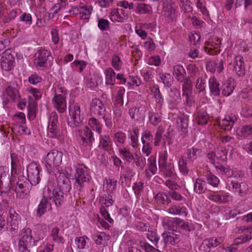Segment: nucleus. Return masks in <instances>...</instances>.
Wrapping results in <instances>:
<instances>
[{"mask_svg":"<svg viewBox=\"0 0 252 252\" xmlns=\"http://www.w3.org/2000/svg\"><path fill=\"white\" fill-rule=\"evenodd\" d=\"M202 150L192 147L188 149L186 153V156H182L179 159L178 164L180 172L184 175H187L189 171V166L192 165L193 161L198 157L201 156Z\"/></svg>","mask_w":252,"mask_h":252,"instance_id":"obj_1","label":"nucleus"},{"mask_svg":"<svg viewBox=\"0 0 252 252\" xmlns=\"http://www.w3.org/2000/svg\"><path fill=\"white\" fill-rule=\"evenodd\" d=\"M21 239L18 242L19 252H30L31 249L36 246L39 239L33 237L32 231L29 228L23 229L21 232Z\"/></svg>","mask_w":252,"mask_h":252,"instance_id":"obj_2","label":"nucleus"},{"mask_svg":"<svg viewBox=\"0 0 252 252\" xmlns=\"http://www.w3.org/2000/svg\"><path fill=\"white\" fill-rule=\"evenodd\" d=\"M91 178L88 168L84 164H78L74 176L75 187L79 188L80 190L84 187L85 183L89 182Z\"/></svg>","mask_w":252,"mask_h":252,"instance_id":"obj_3","label":"nucleus"},{"mask_svg":"<svg viewBox=\"0 0 252 252\" xmlns=\"http://www.w3.org/2000/svg\"><path fill=\"white\" fill-rule=\"evenodd\" d=\"M63 154L57 150L50 151L44 159V164L47 171L52 172L54 167L59 166L62 162Z\"/></svg>","mask_w":252,"mask_h":252,"instance_id":"obj_4","label":"nucleus"},{"mask_svg":"<svg viewBox=\"0 0 252 252\" xmlns=\"http://www.w3.org/2000/svg\"><path fill=\"white\" fill-rule=\"evenodd\" d=\"M32 184L24 176H20L15 189L16 197L20 199L27 198L29 196Z\"/></svg>","mask_w":252,"mask_h":252,"instance_id":"obj_5","label":"nucleus"},{"mask_svg":"<svg viewBox=\"0 0 252 252\" xmlns=\"http://www.w3.org/2000/svg\"><path fill=\"white\" fill-rule=\"evenodd\" d=\"M175 224L177 227L185 234H188L190 232L195 230L194 225L183 220L176 218L168 220L164 223V227L167 229H172V226Z\"/></svg>","mask_w":252,"mask_h":252,"instance_id":"obj_6","label":"nucleus"},{"mask_svg":"<svg viewBox=\"0 0 252 252\" xmlns=\"http://www.w3.org/2000/svg\"><path fill=\"white\" fill-rule=\"evenodd\" d=\"M53 188V183L51 181H49L48 182L47 185L44 188L43 197L37 207L36 215L38 217H40L45 213L48 205H49V209L52 210V204L50 202H48V194H50Z\"/></svg>","mask_w":252,"mask_h":252,"instance_id":"obj_7","label":"nucleus"},{"mask_svg":"<svg viewBox=\"0 0 252 252\" xmlns=\"http://www.w3.org/2000/svg\"><path fill=\"white\" fill-rule=\"evenodd\" d=\"M70 117L68 118V125L71 127L79 126L82 122L80 116V107L78 104L69 106Z\"/></svg>","mask_w":252,"mask_h":252,"instance_id":"obj_8","label":"nucleus"},{"mask_svg":"<svg viewBox=\"0 0 252 252\" xmlns=\"http://www.w3.org/2000/svg\"><path fill=\"white\" fill-rule=\"evenodd\" d=\"M78 141L80 145L91 148L94 141V133L92 130L87 126L82 130L79 131Z\"/></svg>","mask_w":252,"mask_h":252,"instance_id":"obj_9","label":"nucleus"},{"mask_svg":"<svg viewBox=\"0 0 252 252\" xmlns=\"http://www.w3.org/2000/svg\"><path fill=\"white\" fill-rule=\"evenodd\" d=\"M8 172V167L4 166H0V193L1 194L8 193L10 190Z\"/></svg>","mask_w":252,"mask_h":252,"instance_id":"obj_10","label":"nucleus"},{"mask_svg":"<svg viewBox=\"0 0 252 252\" xmlns=\"http://www.w3.org/2000/svg\"><path fill=\"white\" fill-rule=\"evenodd\" d=\"M27 179L32 185L36 186L40 181V167L35 162H32L27 167Z\"/></svg>","mask_w":252,"mask_h":252,"instance_id":"obj_11","label":"nucleus"},{"mask_svg":"<svg viewBox=\"0 0 252 252\" xmlns=\"http://www.w3.org/2000/svg\"><path fill=\"white\" fill-rule=\"evenodd\" d=\"M34 63L38 67H46L48 61L52 59L50 51L44 49L38 50L34 55Z\"/></svg>","mask_w":252,"mask_h":252,"instance_id":"obj_12","label":"nucleus"},{"mask_svg":"<svg viewBox=\"0 0 252 252\" xmlns=\"http://www.w3.org/2000/svg\"><path fill=\"white\" fill-rule=\"evenodd\" d=\"M68 192L55 188L52 190L51 195L48 194L49 200L54 203L56 207H60L64 203Z\"/></svg>","mask_w":252,"mask_h":252,"instance_id":"obj_13","label":"nucleus"},{"mask_svg":"<svg viewBox=\"0 0 252 252\" xmlns=\"http://www.w3.org/2000/svg\"><path fill=\"white\" fill-rule=\"evenodd\" d=\"M19 215L14 209L9 210V216L7 219L6 229L10 231L12 234H15L18 229V218Z\"/></svg>","mask_w":252,"mask_h":252,"instance_id":"obj_14","label":"nucleus"},{"mask_svg":"<svg viewBox=\"0 0 252 252\" xmlns=\"http://www.w3.org/2000/svg\"><path fill=\"white\" fill-rule=\"evenodd\" d=\"M54 106L60 113L64 112L66 108L65 100V92L63 90L60 91V93L56 92L55 96L53 98Z\"/></svg>","mask_w":252,"mask_h":252,"instance_id":"obj_15","label":"nucleus"},{"mask_svg":"<svg viewBox=\"0 0 252 252\" xmlns=\"http://www.w3.org/2000/svg\"><path fill=\"white\" fill-rule=\"evenodd\" d=\"M167 154L165 152L161 155L158 159L159 168L161 172H163L166 177H171L174 175L173 166L171 164H166Z\"/></svg>","mask_w":252,"mask_h":252,"instance_id":"obj_16","label":"nucleus"},{"mask_svg":"<svg viewBox=\"0 0 252 252\" xmlns=\"http://www.w3.org/2000/svg\"><path fill=\"white\" fill-rule=\"evenodd\" d=\"M15 59L11 53L10 50H6L1 59L0 65L1 69L4 71L11 70L14 66Z\"/></svg>","mask_w":252,"mask_h":252,"instance_id":"obj_17","label":"nucleus"},{"mask_svg":"<svg viewBox=\"0 0 252 252\" xmlns=\"http://www.w3.org/2000/svg\"><path fill=\"white\" fill-rule=\"evenodd\" d=\"M56 178L58 185L55 188L65 192H69L71 188L70 182L66 175L64 173L58 172L56 174Z\"/></svg>","mask_w":252,"mask_h":252,"instance_id":"obj_18","label":"nucleus"},{"mask_svg":"<svg viewBox=\"0 0 252 252\" xmlns=\"http://www.w3.org/2000/svg\"><path fill=\"white\" fill-rule=\"evenodd\" d=\"M222 241L223 240L221 238L211 237L205 239L203 241L199 249L203 252H210L212 248L217 247Z\"/></svg>","mask_w":252,"mask_h":252,"instance_id":"obj_19","label":"nucleus"},{"mask_svg":"<svg viewBox=\"0 0 252 252\" xmlns=\"http://www.w3.org/2000/svg\"><path fill=\"white\" fill-rule=\"evenodd\" d=\"M90 111L94 115L103 116L105 112V108L99 99L94 98L91 102Z\"/></svg>","mask_w":252,"mask_h":252,"instance_id":"obj_20","label":"nucleus"},{"mask_svg":"<svg viewBox=\"0 0 252 252\" xmlns=\"http://www.w3.org/2000/svg\"><path fill=\"white\" fill-rule=\"evenodd\" d=\"M128 12L121 8L114 9L111 12V18L112 21L124 22L128 17Z\"/></svg>","mask_w":252,"mask_h":252,"instance_id":"obj_21","label":"nucleus"},{"mask_svg":"<svg viewBox=\"0 0 252 252\" xmlns=\"http://www.w3.org/2000/svg\"><path fill=\"white\" fill-rule=\"evenodd\" d=\"M176 5L175 2L170 0V3L163 6V12L165 16L173 20L176 17Z\"/></svg>","mask_w":252,"mask_h":252,"instance_id":"obj_22","label":"nucleus"},{"mask_svg":"<svg viewBox=\"0 0 252 252\" xmlns=\"http://www.w3.org/2000/svg\"><path fill=\"white\" fill-rule=\"evenodd\" d=\"M172 230L171 231H165L162 234V237L164 239L166 244H170L172 245H175L178 243L180 241V235L176 234L172 227Z\"/></svg>","mask_w":252,"mask_h":252,"instance_id":"obj_23","label":"nucleus"},{"mask_svg":"<svg viewBox=\"0 0 252 252\" xmlns=\"http://www.w3.org/2000/svg\"><path fill=\"white\" fill-rule=\"evenodd\" d=\"M234 69L239 76H243L245 74V66L243 57L241 56L236 57L234 63Z\"/></svg>","mask_w":252,"mask_h":252,"instance_id":"obj_24","label":"nucleus"},{"mask_svg":"<svg viewBox=\"0 0 252 252\" xmlns=\"http://www.w3.org/2000/svg\"><path fill=\"white\" fill-rule=\"evenodd\" d=\"M169 214L173 215L187 216L186 208L182 205H172L167 210Z\"/></svg>","mask_w":252,"mask_h":252,"instance_id":"obj_25","label":"nucleus"},{"mask_svg":"<svg viewBox=\"0 0 252 252\" xmlns=\"http://www.w3.org/2000/svg\"><path fill=\"white\" fill-rule=\"evenodd\" d=\"M173 74L178 82H183L186 78V72L182 65L177 64L173 66Z\"/></svg>","mask_w":252,"mask_h":252,"instance_id":"obj_26","label":"nucleus"},{"mask_svg":"<svg viewBox=\"0 0 252 252\" xmlns=\"http://www.w3.org/2000/svg\"><path fill=\"white\" fill-rule=\"evenodd\" d=\"M169 95L170 98L169 104L172 107L178 104L181 100L180 92L175 88L170 89Z\"/></svg>","mask_w":252,"mask_h":252,"instance_id":"obj_27","label":"nucleus"},{"mask_svg":"<svg viewBox=\"0 0 252 252\" xmlns=\"http://www.w3.org/2000/svg\"><path fill=\"white\" fill-rule=\"evenodd\" d=\"M139 129L135 127L128 131V137L130 139L129 144L134 148H136L138 145Z\"/></svg>","mask_w":252,"mask_h":252,"instance_id":"obj_28","label":"nucleus"},{"mask_svg":"<svg viewBox=\"0 0 252 252\" xmlns=\"http://www.w3.org/2000/svg\"><path fill=\"white\" fill-rule=\"evenodd\" d=\"M60 229L58 227H55L53 228L51 231L50 236L52 238V240L54 242L58 244H63L64 242V240L61 234L60 233Z\"/></svg>","mask_w":252,"mask_h":252,"instance_id":"obj_29","label":"nucleus"},{"mask_svg":"<svg viewBox=\"0 0 252 252\" xmlns=\"http://www.w3.org/2000/svg\"><path fill=\"white\" fill-rule=\"evenodd\" d=\"M209 85L210 92L212 94L215 96L220 95V85L217 80L214 77L210 78L209 80Z\"/></svg>","mask_w":252,"mask_h":252,"instance_id":"obj_30","label":"nucleus"},{"mask_svg":"<svg viewBox=\"0 0 252 252\" xmlns=\"http://www.w3.org/2000/svg\"><path fill=\"white\" fill-rule=\"evenodd\" d=\"M92 238L97 245H101L103 241L109 240L110 236L104 232H97L92 235Z\"/></svg>","mask_w":252,"mask_h":252,"instance_id":"obj_31","label":"nucleus"},{"mask_svg":"<svg viewBox=\"0 0 252 252\" xmlns=\"http://www.w3.org/2000/svg\"><path fill=\"white\" fill-rule=\"evenodd\" d=\"M208 198L214 202L220 203L228 202L229 200V196L228 195H220L218 194H211L208 196Z\"/></svg>","mask_w":252,"mask_h":252,"instance_id":"obj_32","label":"nucleus"},{"mask_svg":"<svg viewBox=\"0 0 252 252\" xmlns=\"http://www.w3.org/2000/svg\"><path fill=\"white\" fill-rule=\"evenodd\" d=\"M99 143L104 150L109 151L111 149L112 141L108 135H100Z\"/></svg>","mask_w":252,"mask_h":252,"instance_id":"obj_33","label":"nucleus"},{"mask_svg":"<svg viewBox=\"0 0 252 252\" xmlns=\"http://www.w3.org/2000/svg\"><path fill=\"white\" fill-rule=\"evenodd\" d=\"M235 120L236 119L234 120L230 117H226L220 122V125L224 130H230L234 125Z\"/></svg>","mask_w":252,"mask_h":252,"instance_id":"obj_34","label":"nucleus"},{"mask_svg":"<svg viewBox=\"0 0 252 252\" xmlns=\"http://www.w3.org/2000/svg\"><path fill=\"white\" fill-rule=\"evenodd\" d=\"M48 136L51 138L61 139V133L57 125H48Z\"/></svg>","mask_w":252,"mask_h":252,"instance_id":"obj_35","label":"nucleus"},{"mask_svg":"<svg viewBox=\"0 0 252 252\" xmlns=\"http://www.w3.org/2000/svg\"><path fill=\"white\" fill-rule=\"evenodd\" d=\"M206 182L200 178L196 179L194 184V191L198 194L204 193L206 189Z\"/></svg>","mask_w":252,"mask_h":252,"instance_id":"obj_36","label":"nucleus"},{"mask_svg":"<svg viewBox=\"0 0 252 252\" xmlns=\"http://www.w3.org/2000/svg\"><path fill=\"white\" fill-rule=\"evenodd\" d=\"M151 92L154 94V96L157 103L161 105L163 102L164 99L159 91L158 86V85L153 86L151 87Z\"/></svg>","mask_w":252,"mask_h":252,"instance_id":"obj_37","label":"nucleus"},{"mask_svg":"<svg viewBox=\"0 0 252 252\" xmlns=\"http://www.w3.org/2000/svg\"><path fill=\"white\" fill-rule=\"evenodd\" d=\"M106 76V84L114 85L116 78V74L111 68H108L105 72Z\"/></svg>","mask_w":252,"mask_h":252,"instance_id":"obj_38","label":"nucleus"},{"mask_svg":"<svg viewBox=\"0 0 252 252\" xmlns=\"http://www.w3.org/2000/svg\"><path fill=\"white\" fill-rule=\"evenodd\" d=\"M157 202L163 205H168L171 202V199L167 195L163 192L158 193L155 197Z\"/></svg>","mask_w":252,"mask_h":252,"instance_id":"obj_39","label":"nucleus"},{"mask_svg":"<svg viewBox=\"0 0 252 252\" xmlns=\"http://www.w3.org/2000/svg\"><path fill=\"white\" fill-rule=\"evenodd\" d=\"M160 81L164 84L165 86L169 87L173 82V78L171 77L170 73H160L159 74Z\"/></svg>","mask_w":252,"mask_h":252,"instance_id":"obj_40","label":"nucleus"},{"mask_svg":"<svg viewBox=\"0 0 252 252\" xmlns=\"http://www.w3.org/2000/svg\"><path fill=\"white\" fill-rule=\"evenodd\" d=\"M135 11L136 13L140 14L149 13L152 11V7L149 4L140 3L136 7Z\"/></svg>","mask_w":252,"mask_h":252,"instance_id":"obj_41","label":"nucleus"},{"mask_svg":"<svg viewBox=\"0 0 252 252\" xmlns=\"http://www.w3.org/2000/svg\"><path fill=\"white\" fill-rule=\"evenodd\" d=\"M93 8L91 6H82L81 7L80 18L82 19L88 20L91 16Z\"/></svg>","mask_w":252,"mask_h":252,"instance_id":"obj_42","label":"nucleus"},{"mask_svg":"<svg viewBox=\"0 0 252 252\" xmlns=\"http://www.w3.org/2000/svg\"><path fill=\"white\" fill-rule=\"evenodd\" d=\"M120 154L123 156L124 159L128 162L133 161L134 158L133 154L128 149L126 148H122L119 150Z\"/></svg>","mask_w":252,"mask_h":252,"instance_id":"obj_43","label":"nucleus"},{"mask_svg":"<svg viewBox=\"0 0 252 252\" xmlns=\"http://www.w3.org/2000/svg\"><path fill=\"white\" fill-rule=\"evenodd\" d=\"M234 89V87L233 85L231 84V82L227 81L224 83L222 85V94L224 95L228 96L233 93Z\"/></svg>","mask_w":252,"mask_h":252,"instance_id":"obj_44","label":"nucleus"},{"mask_svg":"<svg viewBox=\"0 0 252 252\" xmlns=\"http://www.w3.org/2000/svg\"><path fill=\"white\" fill-rule=\"evenodd\" d=\"M178 128L183 133L188 132V120L185 117H180L177 121Z\"/></svg>","mask_w":252,"mask_h":252,"instance_id":"obj_45","label":"nucleus"},{"mask_svg":"<svg viewBox=\"0 0 252 252\" xmlns=\"http://www.w3.org/2000/svg\"><path fill=\"white\" fill-rule=\"evenodd\" d=\"M89 125L94 130H95L98 133H101L102 129L101 124L95 118H92L90 119Z\"/></svg>","mask_w":252,"mask_h":252,"instance_id":"obj_46","label":"nucleus"},{"mask_svg":"<svg viewBox=\"0 0 252 252\" xmlns=\"http://www.w3.org/2000/svg\"><path fill=\"white\" fill-rule=\"evenodd\" d=\"M187 70L189 74V78H194L199 76L198 68L193 64H189L187 66Z\"/></svg>","mask_w":252,"mask_h":252,"instance_id":"obj_47","label":"nucleus"},{"mask_svg":"<svg viewBox=\"0 0 252 252\" xmlns=\"http://www.w3.org/2000/svg\"><path fill=\"white\" fill-rule=\"evenodd\" d=\"M184 85L182 87L183 94L192 93V85L191 80L189 77H186L183 81Z\"/></svg>","mask_w":252,"mask_h":252,"instance_id":"obj_48","label":"nucleus"},{"mask_svg":"<svg viewBox=\"0 0 252 252\" xmlns=\"http://www.w3.org/2000/svg\"><path fill=\"white\" fill-rule=\"evenodd\" d=\"M209 117L206 112H200L197 114V123L200 125H204L207 124Z\"/></svg>","mask_w":252,"mask_h":252,"instance_id":"obj_49","label":"nucleus"},{"mask_svg":"<svg viewBox=\"0 0 252 252\" xmlns=\"http://www.w3.org/2000/svg\"><path fill=\"white\" fill-rule=\"evenodd\" d=\"M149 119L151 124L154 126H157L161 121V116L157 113H149Z\"/></svg>","mask_w":252,"mask_h":252,"instance_id":"obj_50","label":"nucleus"},{"mask_svg":"<svg viewBox=\"0 0 252 252\" xmlns=\"http://www.w3.org/2000/svg\"><path fill=\"white\" fill-rule=\"evenodd\" d=\"M67 3L64 0H60V1L54 5V6L51 9L53 11V15L57 13L60 10H64Z\"/></svg>","mask_w":252,"mask_h":252,"instance_id":"obj_51","label":"nucleus"},{"mask_svg":"<svg viewBox=\"0 0 252 252\" xmlns=\"http://www.w3.org/2000/svg\"><path fill=\"white\" fill-rule=\"evenodd\" d=\"M251 230V229H247L248 232H250V235H249L248 234H245L244 235H241L240 237L235 239L234 244L238 245L250 240L252 238V233L251 232H250Z\"/></svg>","mask_w":252,"mask_h":252,"instance_id":"obj_52","label":"nucleus"},{"mask_svg":"<svg viewBox=\"0 0 252 252\" xmlns=\"http://www.w3.org/2000/svg\"><path fill=\"white\" fill-rule=\"evenodd\" d=\"M148 166L149 167V170L151 173L153 174H156L157 171V166L156 164V159L154 156H151L148 159Z\"/></svg>","mask_w":252,"mask_h":252,"instance_id":"obj_53","label":"nucleus"},{"mask_svg":"<svg viewBox=\"0 0 252 252\" xmlns=\"http://www.w3.org/2000/svg\"><path fill=\"white\" fill-rule=\"evenodd\" d=\"M206 177L208 183L214 187H217L220 183L219 178L212 173H208Z\"/></svg>","mask_w":252,"mask_h":252,"instance_id":"obj_54","label":"nucleus"},{"mask_svg":"<svg viewBox=\"0 0 252 252\" xmlns=\"http://www.w3.org/2000/svg\"><path fill=\"white\" fill-rule=\"evenodd\" d=\"M252 134V126L245 125L243 126L240 130L238 132V134L242 137H247Z\"/></svg>","mask_w":252,"mask_h":252,"instance_id":"obj_55","label":"nucleus"},{"mask_svg":"<svg viewBox=\"0 0 252 252\" xmlns=\"http://www.w3.org/2000/svg\"><path fill=\"white\" fill-rule=\"evenodd\" d=\"M125 93V89L123 87H120L118 90L117 96L115 97V104L122 106L124 104L123 95Z\"/></svg>","mask_w":252,"mask_h":252,"instance_id":"obj_56","label":"nucleus"},{"mask_svg":"<svg viewBox=\"0 0 252 252\" xmlns=\"http://www.w3.org/2000/svg\"><path fill=\"white\" fill-rule=\"evenodd\" d=\"M133 161L137 166L139 167L142 170L144 169V168L146 164V158H145L139 156L137 155H135Z\"/></svg>","mask_w":252,"mask_h":252,"instance_id":"obj_57","label":"nucleus"},{"mask_svg":"<svg viewBox=\"0 0 252 252\" xmlns=\"http://www.w3.org/2000/svg\"><path fill=\"white\" fill-rule=\"evenodd\" d=\"M153 139V136L149 130H145L142 134L141 140L143 144L150 145Z\"/></svg>","mask_w":252,"mask_h":252,"instance_id":"obj_58","label":"nucleus"},{"mask_svg":"<svg viewBox=\"0 0 252 252\" xmlns=\"http://www.w3.org/2000/svg\"><path fill=\"white\" fill-rule=\"evenodd\" d=\"M6 93L7 95L13 100L19 97V93L17 89L13 87L9 86L7 88Z\"/></svg>","mask_w":252,"mask_h":252,"instance_id":"obj_59","label":"nucleus"},{"mask_svg":"<svg viewBox=\"0 0 252 252\" xmlns=\"http://www.w3.org/2000/svg\"><path fill=\"white\" fill-rule=\"evenodd\" d=\"M109 25V22L106 19L101 18L98 20V27L102 31L108 30Z\"/></svg>","mask_w":252,"mask_h":252,"instance_id":"obj_60","label":"nucleus"},{"mask_svg":"<svg viewBox=\"0 0 252 252\" xmlns=\"http://www.w3.org/2000/svg\"><path fill=\"white\" fill-rule=\"evenodd\" d=\"M100 201L106 207H108L109 206H111L114 203L112 196L110 194H104V196L101 198Z\"/></svg>","mask_w":252,"mask_h":252,"instance_id":"obj_61","label":"nucleus"},{"mask_svg":"<svg viewBox=\"0 0 252 252\" xmlns=\"http://www.w3.org/2000/svg\"><path fill=\"white\" fill-rule=\"evenodd\" d=\"M126 139V135L122 131H119L114 134V139L115 142L124 144Z\"/></svg>","mask_w":252,"mask_h":252,"instance_id":"obj_62","label":"nucleus"},{"mask_svg":"<svg viewBox=\"0 0 252 252\" xmlns=\"http://www.w3.org/2000/svg\"><path fill=\"white\" fill-rule=\"evenodd\" d=\"M112 64L115 69L118 70L121 69L122 65V62L118 55H114L113 56Z\"/></svg>","mask_w":252,"mask_h":252,"instance_id":"obj_63","label":"nucleus"},{"mask_svg":"<svg viewBox=\"0 0 252 252\" xmlns=\"http://www.w3.org/2000/svg\"><path fill=\"white\" fill-rule=\"evenodd\" d=\"M140 246L142 249L147 252H159V250L154 248L147 243H141Z\"/></svg>","mask_w":252,"mask_h":252,"instance_id":"obj_64","label":"nucleus"}]
</instances>
